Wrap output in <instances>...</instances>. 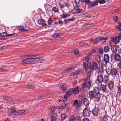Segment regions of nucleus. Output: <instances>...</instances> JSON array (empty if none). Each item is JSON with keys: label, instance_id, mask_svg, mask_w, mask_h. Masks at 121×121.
Listing matches in <instances>:
<instances>
[{"label": "nucleus", "instance_id": "obj_1", "mask_svg": "<svg viewBox=\"0 0 121 121\" xmlns=\"http://www.w3.org/2000/svg\"><path fill=\"white\" fill-rule=\"evenodd\" d=\"M36 55H25L23 56L22 58L26 59L23 60L21 62L22 64H34L35 61L34 58H33V57H35Z\"/></svg>", "mask_w": 121, "mask_h": 121}, {"label": "nucleus", "instance_id": "obj_2", "mask_svg": "<svg viewBox=\"0 0 121 121\" xmlns=\"http://www.w3.org/2000/svg\"><path fill=\"white\" fill-rule=\"evenodd\" d=\"M106 72L108 75L112 74L113 76H115L117 74V69L115 68H113L111 69H110L108 70L106 69Z\"/></svg>", "mask_w": 121, "mask_h": 121}, {"label": "nucleus", "instance_id": "obj_3", "mask_svg": "<svg viewBox=\"0 0 121 121\" xmlns=\"http://www.w3.org/2000/svg\"><path fill=\"white\" fill-rule=\"evenodd\" d=\"M28 112L27 110L25 111L24 110H20L15 112V113L13 114L14 115H23L26 114Z\"/></svg>", "mask_w": 121, "mask_h": 121}, {"label": "nucleus", "instance_id": "obj_4", "mask_svg": "<svg viewBox=\"0 0 121 121\" xmlns=\"http://www.w3.org/2000/svg\"><path fill=\"white\" fill-rule=\"evenodd\" d=\"M83 115L85 116L89 117L90 114V112L89 109L87 108H85L83 111Z\"/></svg>", "mask_w": 121, "mask_h": 121}, {"label": "nucleus", "instance_id": "obj_5", "mask_svg": "<svg viewBox=\"0 0 121 121\" xmlns=\"http://www.w3.org/2000/svg\"><path fill=\"white\" fill-rule=\"evenodd\" d=\"M97 81L99 83H101L103 81V78L102 75L100 73L98 74V77L97 78Z\"/></svg>", "mask_w": 121, "mask_h": 121}, {"label": "nucleus", "instance_id": "obj_6", "mask_svg": "<svg viewBox=\"0 0 121 121\" xmlns=\"http://www.w3.org/2000/svg\"><path fill=\"white\" fill-rule=\"evenodd\" d=\"M98 112L99 109L96 107H95L91 111L92 114L94 116H96L98 115Z\"/></svg>", "mask_w": 121, "mask_h": 121}, {"label": "nucleus", "instance_id": "obj_7", "mask_svg": "<svg viewBox=\"0 0 121 121\" xmlns=\"http://www.w3.org/2000/svg\"><path fill=\"white\" fill-rule=\"evenodd\" d=\"M59 87L62 91H66L67 89V85L65 83H62L60 85Z\"/></svg>", "mask_w": 121, "mask_h": 121}, {"label": "nucleus", "instance_id": "obj_8", "mask_svg": "<svg viewBox=\"0 0 121 121\" xmlns=\"http://www.w3.org/2000/svg\"><path fill=\"white\" fill-rule=\"evenodd\" d=\"M115 39V43H118L120 42V40H121V33H120L119 34V36L116 37Z\"/></svg>", "mask_w": 121, "mask_h": 121}, {"label": "nucleus", "instance_id": "obj_9", "mask_svg": "<svg viewBox=\"0 0 121 121\" xmlns=\"http://www.w3.org/2000/svg\"><path fill=\"white\" fill-rule=\"evenodd\" d=\"M108 86L109 88L111 90L113 88L114 86V82L112 81H110L108 84Z\"/></svg>", "mask_w": 121, "mask_h": 121}, {"label": "nucleus", "instance_id": "obj_10", "mask_svg": "<svg viewBox=\"0 0 121 121\" xmlns=\"http://www.w3.org/2000/svg\"><path fill=\"white\" fill-rule=\"evenodd\" d=\"M98 67V65L96 62H94L91 66V68L94 70L97 69Z\"/></svg>", "mask_w": 121, "mask_h": 121}, {"label": "nucleus", "instance_id": "obj_11", "mask_svg": "<svg viewBox=\"0 0 121 121\" xmlns=\"http://www.w3.org/2000/svg\"><path fill=\"white\" fill-rule=\"evenodd\" d=\"M34 60L35 61L34 63H35L36 62L39 63H40L44 61V60L42 58H34Z\"/></svg>", "mask_w": 121, "mask_h": 121}, {"label": "nucleus", "instance_id": "obj_12", "mask_svg": "<svg viewBox=\"0 0 121 121\" xmlns=\"http://www.w3.org/2000/svg\"><path fill=\"white\" fill-rule=\"evenodd\" d=\"M91 3H92V4H89L88 5V7L89 8H91L93 6L98 5V2L97 0H95L93 2H91Z\"/></svg>", "mask_w": 121, "mask_h": 121}, {"label": "nucleus", "instance_id": "obj_13", "mask_svg": "<svg viewBox=\"0 0 121 121\" xmlns=\"http://www.w3.org/2000/svg\"><path fill=\"white\" fill-rule=\"evenodd\" d=\"M73 88H72L68 89L66 93L67 95L70 96L73 94Z\"/></svg>", "mask_w": 121, "mask_h": 121}, {"label": "nucleus", "instance_id": "obj_14", "mask_svg": "<svg viewBox=\"0 0 121 121\" xmlns=\"http://www.w3.org/2000/svg\"><path fill=\"white\" fill-rule=\"evenodd\" d=\"M56 108L54 106H52L49 108V110L50 111L49 114H52L55 111Z\"/></svg>", "mask_w": 121, "mask_h": 121}, {"label": "nucleus", "instance_id": "obj_15", "mask_svg": "<svg viewBox=\"0 0 121 121\" xmlns=\"http://www.w3.org/2000/svg\"><path fill=\"white\" fill-rule=\"evenodd\" d=\"M99 88L97 87H95L93 91L94 93L96 95H98L99 94Z\"/></svg>", "mask_w": 121, "mask_h": 121}, {"label": "nucleus", "instance_id": "obj_16", "mask_svg": "<svg viewBox=\"0 0 121 121\" xmlns=\"http://www.w3.org/2000/svg\"><path fill=\"white\" fill-rule=\"evenodd\" d=\"M65 5L67 6L69 9H71L72 8H73L74 6L73 3L71 2H69L67 3Z\"/></svg>", "mask_w": 121, "mask_h": 121}, {"label": "nucleus", "instance_id": "obj_17", "mask_svg": "<svg viewBox=\"0 0 121 121\" xmlns=\"http://www.w3.org/2000/svg\"><path fill=\"white\" fill-rule=\"evenodd\" d=\"M114 59L117 61H119L121 59V57L119 55L116 54L114 56Z\"/></svg>", "mask_w": 121, "mask_h": 121}, {"label": "nucleus", "instance_id": "obj_18", "mask_svg": "<svg viewBox=\"0 0 121 121\" xmlns=\"http://www.w3.org/2000/svg\"><path fill=\"white\" fill-rule=\"evenodd\" d=\"M83 104L85 106H87L89 103V101L87 98H85L83 100Z\"/></svg>", "mask_w": 121, "mask_h": 121}, {"label": "nucleus", "instance_id": "obj_19", "mask_svg": "<svg viewBox=\"0 0 121 121\" xmlns=\"http://www.w3.org/2000/svg\"><path fill=\"white\" fill-rule=\"evenodd\" d=\"M2 98L4 100L8 102L11 101L12 100V99L10 97L7 96H3Z\"/></svg>", "mask_w": 121, "mask_h": 121}, {"label": "nucleus", "instance_id": "obj_20", "mask_svg": "<svg viewBox=\"0 0 121 121\" xmlns=\"http://www.w3.org/2000/svg\"><path fill=\"white\" fill-rule=\"evenodd\" d=\"M100 88L101 90L104 92L106 89V86L104 84H101L100 86Z\"/></svg>", "mask_w": 121, "mask_h": 121}, {"label": "nucleus", "instance_id": "obj_21", "mask_svg": "<svg viewBox=\"0 0 121 121\" xmlns=\"http://www.w3.org/2000/svg\"><path fill=\"white\" fill-rule=\"evenodd\" d=\"M111 49L113 53H116L117 51V48L116 46L114 45H112L111 46Z\"/></svg>", "mask_w": 121, "mask_h": 121}, {"label": "nucleus", "instance_id": "obj_22", "mask_svg": "<svg viewBox=\"0 0 121 121\" xmlns=\"http://www.w3.org/2000/svg\"><path fill=\"white\" fill-rule=\"evenodd\" d=\"M73 88V94H77L79 92V87H78L76 86L74 88Z\"/></svg>", "mask_w": 121, "mask_h": 121}, {"label": "nucleus", "instance_id": "obj_23", "mask_svg": "<svg viewBox=\"0 0 121 121\" xmlns=\"http://www.w3.org/2000/svg\"><path fill=\"white\" fill-rule=\"evenodd\" d=\"M86 82V86L88 87V89H90V87L91 86V82L90 80H89L87 81V82L85 80Z\"/></svg>", "mask_w": 121, "mask_h": 121}, {"label": "nucleus", "instance_id": "obj_24", "mask_svg": "<svg viewBox=\"0 0 121 121\" xmlns=\"http://www.w3.org/2000/svg\"><path fill=\"white\" fill-rule=\"evenodd\" d=\"M89 95L90 98L91 99L93 98L95 96L93 92L91 91H89Z\"/></svg>", "mask_w": 121, "mask_h": 121}, {"label": "nucleus", "instance_id": "obj_25", "mask_svg": "<svg viewBox=\"0 0 121 121\" xmlns=\"http://www.w3.org/2000/svg\"><path fill=\"white\" fill-rule=\"evenodd\" d=\"M83 66L85 70L87 71L88 68L87 64L86 62H84L83 63Z\"/></svg>", "mask_w": 121, "mask_h": 121}, {"label": "nucleus", "instance_id": "obj_26", "mask_svg": "<svg viewBox=\"0 0 121 121\" xmlns=\"http://www.w3.org/2000/svg\"><path fill=\"white\" fill-rule=\"evenodd\" d=\"M100 58L99 56L97 55L95 57V60L97 62L99 63L100 62Z\"/></svg>", "mask_w": 121, "mask_h": 121}, {"label": "nucleus", "instance_id": "obj_27", "mask_svg": "<svg viewBox=\"0 0 121 121\" xmlns=\"http://www.w3.org/2000/svg\"><path fill=\"white\" fill-rule=\"evenodd\" d=\"M109 57L108 54H106L104 56V60H105L106 62H108L109 60Z\"/></svg>", "mask_w": 121, "mask_h": 121}, {"label": "nucleus", "instance_id": "obj_28", "mask_svg": "<svg viewBox=\"0 0 121 121\" xmlns=\"http://www.w3.org/2000/svg\"><path fill=\"white\" fill-rule=\"evenodd\" d=\"M73 67L72 66L70 67H69L68 68L65 69L64 71H63V73H64L65 72H66L67 71H69L71 70H73Z\"/></svg>", "mask_w": 121, "mask_h": 121}, {"label": "nucleus", "instance_id": "obj_29", "mask_svg": "<svg viewBox=\"0 0 121 121\" xmlns=\"http://www.w3.org/2000/svg\"><path fill=\"white\" fill-rule=\"evenodd\" d=\"M15 35V33H14V31L13 30L12 31L11 33H9L8 34L7 33L6 35V37H12L13 36Z\"/></svg>", "mask_w": 121, "mask_h": 121}, {"label": "nucleus", "instance_id": "obj_30", "mask_svg": "<svg viewBox=\"0 0 121 121\" xmlns=\"http://www.w3.org/2000/svg\"><path fill=\"white\" fill-rule=\"evenodd\" d=\"M119 25L116 26V27L118 29V30H120L121 31V22H118Z\"/></svg>", "mask_w": 121, "mask_h": 121}, {"label": "nucleus", "instance_id": "obj_31", "mask_svg": "<svg viewBox=\"0 0 121 121\" xmlns=\"http://www.w3.org/2000/svg\"><path fill=\"white\" fill-rule=\"evenodd\" d=\"M107 62H106V61L104 59V60H102L101 61V66H106Z\"/></svg>", "mask_w": 121, "mask_h": 121}, {"label": "nucleus", "instance_id": "obj_32", "mask_svg": "<svg viewBox=\"0 0 121 121\" xmlns=\"http://www.w3.org/2000/svg\"><path fill=\"white\" fill-rule=\"evenodd\" d=\"M100 99V96L98 95L95 96V100L96 101L99 102Z\"/></svg>", "mask_w": 121, "mask_h": 121}, {"label": "nucleus", "instance_id": "obj_33", "mask_svg": "<svg viewBox=\"0 0 121 121\" xmlns=\"http://www.w3.org/2000/svg\"><path fill=\"white\" fill-rule=\"evenodd\" d=\"M100 41L102 42H105L106 40H107L108 38H104V37H101L99 38Z\"/></svg>", "mask_w": 121, "mask_h": 121}, {"label": "nucleus", "instance_id": "obj_34", "mask_svg": "<svg viewBox=\"0 0 121 121\" xmlns=\"http://www.w3.org/2000/svg\"><path fill=\"white\" fill-rule=\"evenodd\" d=\"M52 9L53 11L56 12H58L59 10V9L57 6L53 7Z\"/></svg>", "mask_w": 121, "mask_h": 121}, {"label": "nucleus", "instance_id": "obj_35", "mask_svg": "<svg viewBox=\"0 0 121 121\" xmlns=\"http://www.w3.org/2000/svg\"><path fill=\"white\" fill-rule=\"evenodd\" d=\"M18 29L22 31L25 32V29L24 27L21 26H19L18 28Z\"/></svg>", "mask_w": 121, "mask_h": 121}, {"label": "nucleus", "instance_id": "obj_36", "mask_svg": "<svg viewBox=\"0 0 121 121\" xmlns=\"http://www.w3.org/2000/svg\"><path fill=\"white\" fill-rule=\"evenodd\" d=\"M109 47L106 46L104 48V51L105 52H107L109 51Z\"/></svg>", "mask_w": 121, "mask_h": 121}, {"label": "nucleus", "instance_id": "obj_37", "mask_svg": "<svg viewBox=\"0 0 121 121\" xmlns=\"http://www.w3.org/2000/svg\"><path fill=\"white\" fill-rule=\"evenodd\" d=\"M99 41H100L99 38H98L94 39V40L93 41V43L94 44H95L98 43Z\"/></svg>", "mask_w": 121, "mask_h": 121}, {"label": "nucleus", "instance_id": "obj_38", "mask_svg": "<svg viewBox=\"0 0 121 121\" xmlns=\"http://www.w3.org/2000/svg\"><path fill=\"white\" fill-rule=\"evenodd\" d=\"M52 22V18L51 17H49L47 21L48 24L49 25H51Z\"/></svg>", "mask_w": 121, "mask_h": 121}, {"label": "nucleus", "instance_id": "obj_39", "mask_svg": "<svg viewBox=\"0 0 121 121\" xmlns=\"http://www.w3.org/2000/svg\"><path fill=\"white\" fill-rule=\"evenodd\" d=\"M86 41H81L79 43V44L80 45H88V44L86 43Z\"/></svg>", "mask_w": 121, "mask_h": 121}, {"label": "nucleus", "instance_id": "obj_40", "mask_svg": "<svg viewBox=\"0 0 121 121\" xmlns=\"http://www.w3.org/2000/svg\"><path fill=\"white\" fill-rule=\"evenodd\" d=\"M7 33L5 32H2L0 33V35L1 37H6Z\"/></svg>", "mask_w": 121, "mask_h": 121}, {"label": "nucleus", "instance_id": "obj_41", "mask_svg": "<svg viewBox=\"0 0 121 121\" xmlns=\"http://www.w3.org/2000/svg\"><path fill=\"white\" fill-rule=\"evenodd\" d=\"M103 66H101L99 67V71L101 73H103L104 72V69Z\"/></svg>", "mask_w": 121, "mask_h": 121}, {"label": "nucleus", "instance_id": "obj_42", "mask_svg": "<svg viewBox=\"0 0 121 121\" xmlns=\"http://www.w3.org/2000/svg\"><path fill=\"white\" fill-rule=\"evenodd\" d=\"M26 87L28 88L32 89L35 88V86L33 85H26Z\"/></svg>", "mask_w": 121, "mask_h": 121}, {"label": "nucleus", "instance_id": "obj_43", "mask_svg": "<svg viewBox=\"0 0 121 121\" xmlns=\"http://www.w3.org/2000/svg\"><path fill=\"white\" fill-rule=\"evenodd\" d=\"M90 56L88 55H87V56L84 57V59L85 61L86 62H88L89 60V58Z\"/></svg>", "mask_w": 121, "mask_h": 121}, {"label": "nucleus", "instance_id": "obj_44", "mask_svg": "<svg viewBox=\"0 0 121 121\" xmlns=\"http://www.w3.org/2000/svg\"><path fill=\"white\" fill-rule=\"evenodd\" d=\"M81 1L83 3H85L87 4H88L90 2L89 0H82Z\"/></svg>", "mask_w": 121, "mask_h": 121}, {"label": "nucleus", "instance_id": "obj_45", "mask_svg": "<svg viewBox=\"0 0 121 121\" xmlns=\"http://www.w3.org/2000/svg\"><path fill=\"white\" fill-rule=\"evenodd\" d=\"M63 18H65L69 16V15L66 14H63L60 15Z\"/></svg>", "mask_w": 121, "mask_h": 121}, {"label": "nucleus", "instance_id": "obj_46", "mask_svg": "<svg viewBox=\"0 0 121 121\" xmlns=\"http://www.w3.org/2000/svg\"><path fill=\"white\" fill-rule=\"evenodd\" d=\"M16 109L14 107H13L11 108V112L12 113H13L14 112H15Z\"/></svg>", "mask_w": 121, "mask_h": 121}, {"label": "nucleus", "instance_id": "obj_47", "mask_svg": "<svg viewBox=\"0 0 121 121\" xmlns=\"http://www.w3.org/2000/svg\"><path fill=\"white\" fill-rule=\"evenodd\" d=\"M75 116L74 115H73L72 116L70 117V119L69 120V121H73L74 120H75Z\"/></svg>", "mask_w": 121, "mask_h": 121}, {"label": "nucleus", "instance_id": "obj_48", "mask_svg": "<svg viewBox=\"0 0 121 121\" xmlns=\"http://www.w3.org/2000/svg\"><path fill=\"white\" fill-rule=\"evenodd\" d=\"M76 11L78 13H79L81 11H82V10L79 9L78 7H76L75 8Z\"/></svg>", "mask_w": 121, "mask_h": 121}, {"label": "nucleus", "instance_id": "obj_49", "mask_svg": "<svg viewBox=\"0 0 121 121\" xmlns=\"http://www.w3.org/2000/svg\"><path fill=\"white\" fill-rule=\"evenodd\" d=\"M108 119L107 117L104 116L102 118V121H108Z\"/></svg>", "mask_w": 121, "mask_h": 121}, {"label": "nucleus", "instance_id": "obj_50", "mask_svg": "<svg viewBox=\"0 0 121 121\" xmlns=\"http://www.w3.org/2000/svg\"><path fill=\"white\" fill-rule=\"evenodd\" d=\"M104 80L105 83L107 82L108 80V78L107 76H105L104 77Z\"/></svg>", "mask_w": 121, "mask_h": 121}, {"label": "nucleus", "instance_id": "obj_51", "mask_svg": "<svg viewBox=\"0 0 121 121\" xmlns=\"http://www.w3.org/2000/svg\"><path fill=\"white\" fill-rule=\"evenodd\" d=\"M98 2L100 4H104L106 2L104 0H100L98 1Z\"/></svg>", "mask_w": 121, "mask_h": 121}, {"label": "nucleus", "instance_id": "obj_52", "mask_svg": "<svg viewBox=\"0 0 121 121\" xmlns=\"http://www.w3.org/2000/svg\"><path fill=\"white\" fill-rule=\"evenodd\" d=\"M44 22V20L42 19L39 20L38 21V23L40 25H41L43 22Z\"/></svg>", "mask_w": 121, "mask_h": 121}, {"label": "nucleus", "instance_id": "obj_53", "mask_svg": "<svg viewBox=\"0 0 121 121\" xmlns=\"http://www.w3.org/2000/svg\"><path fill=\"white\" fill-rule=\"evenodd\" d=\"M80 117L79 116H77L75 119V121H80Z\"/></svg>", "mask_w": 121, "mask_h": 121}, {"label": "nucleus", "instance_id": "obj_54", "mask_svg": "<svg viewBox=\"0 0 121 121\" xmlns=\"http://www.w3.org/2000/svg\"><path fill=\"white\" fill-rule=\"evenodd\" d=\"M66 116L65 114H63L61 115V117L63 120L65 119L66 117Z\"/></svg>", "mask_w": 121, "mask_h": 121}, {"label": "nucleus", "instance_id": "obj_55", "mask_svg": "<svg viewBox=\"0 0 121 121\" xmlns=\"http://www.w3.org/2000/svg\"><path fill=\"white\" fill-rule=\"evenodd\" d=\"M79 73V72L78 71H76L74 72L72 76L74 77L76 75L78 74Z\"/></svg>", "mask_w": 121, "mask_h": 121}, {"label": "nucleus", "instance_id": "obj_56", "mask_svg": "<svg viewBox=\"0 0 121 121\" xmlns=\"http://www.w3.org/2000/svg\"><path fill=\"white\" fill-rule=\"evenodd\" d=\"M7 67L5 66H2V68H0V69H1L2 71H4L6 69Z\"/></svg>", "mask_w": 121, "mask_h": 121}, {"label": "nucleus", "instance_id": "obj_57", "mask_svg": "<svg viewBox=\"0 0 121 121\" xmlns=\"http://www.w3.org/2000/svg\"><path fill=\"white\" fill-rule=\"evenodd\" d=\"M78 101L77 100H75L73 102V106H75V105L78 104Z\"/></svg>", "mask_w": 121, "mask_h": 121}, {"label": "nucleus", "instance_id": "obj_58", "mask_svg": "<svg viewBox=\"0 0 121 121\" xmlns=\"http://www.w3.org/2000/svg\"><path fill=\"white\" fill-rule=\"evenodd\" d=\"M86 82H84L82 84V86L81 87V88L82 89H84L86 87Z\"/></svg>", "mask_w": 121, "mask_h": 121}, {"label": "nucleus", "instance_id": "obj_59", "mask_svg": "<svg viewBox=\"0 0 121 121\" xmlns=\"http://www.w3.org/2000/svg\"><path fill=\"white\" fill-rule=\"evenodd\" d=\"M74 53L76 55L78 54L79 52V51L77 49L74 50Z\"/></svg>", "mask_w": 121, "mask_h": 121}, {"label": "nucleus", "instance_id": "obj_60", "mask_svg": "<svg viewBox=\"0 0 121 121\" xmlns=\"http://www.w3.org/2000/svg\"><path fill=\"white\" fill-rule=\"evenodd\" d=\"M99 51L100 54H102L103 52V50L102 48H100L99 50Z\"/></svg>", "mask_w": 121, "mask_h": 121}, {"label": "nucleus", "instance_id": "obj_61", "mask_svg": "<svg viewBox=\"0 0 121 121\" xmlns=\"http://www.w3.org/2000/svg\"><path fill=\"white\" fill-rule=\"evenodd\" d=\"M67 105V104H66L63 103L62 104V107H61V108L64 109L66 105Z\"/></svg>", "mask_w": 121, "mask_h": 121}, {"label": "nucleus", "instance_id": "obj_62", "mask_svg": "<svg viewBox=\"0 0 121 121\" xmlns=\"http://www.w3.org/2000/svg\"><path fill=\"white\" fill-rule=\"evenodd\" d=\"M113 19L115 21L117 22L118 19V17L117 16L113 17Z\"/></svg>", "mask_w": 121, "mask_h": 121}, {"label": "nucleus", "instance_id": "obj_63", "mask_svg": "<svg viewBox=\"0 0 121 121\" xmlns=\"http://www.w3.org/2000/svg\"><path fill=\"white\" fill-rule=\"evenodd\" d=\"M75 2L77 4H78L81 2L80 0H75Z\"/></svg>", "mask_w": 121, "mask_h": 121}, {"label": "nucleus", "instance_id": "obj_64", "mask_svg": "<svg viewBox=\"0 0 121 121\" xmlns=\"http://www.w3.org/2000/svg\"><path fill=\"white\" fill-rule=\"evenodd\" d=\"M90 120L86 118H84L82 120V121H89Z\"/></svg>", "mask_w": 121, "mask_h": 121}]
</instances>
